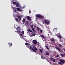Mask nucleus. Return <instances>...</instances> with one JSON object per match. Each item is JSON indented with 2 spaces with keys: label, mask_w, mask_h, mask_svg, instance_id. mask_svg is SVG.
I'll use <instances>...</instances> for the list:
<instances>
[{
  "label": "nucleus",
  "mask_w": 65,
  "mask_h": 65,
  "mask_svg": "<svg viewBox=\"0 0 65 65\" xmlns=\"http://www.w3.org/2000/svg\"><path fill=\"white\" fill-rule=\"evenodd\" d=\"M24 41H26V40H26V39H24Z\"/></svg>",
  "instance_id": "43"
},
{
  "label": "nucleus",
  "mask_w": 65,
  "mask_h": 65,
  "mask_svg": "<svg viewBox=\"0 0 65 65\" xmlns=\"http://www.w3.org/2000/svg\"><path fill=\"white\" fill-rule=\"evenodd\" d=\"M53 59V57H51L50 58V59H51V60H52Z\"/></svg>",
  "instance_id": "39"
},
{
  "label": "nucleus",
  "mask_w": 65,
  "mask_h": 65,
  "mask_svg": "<svg viewBox=\"0 0 65 65\" xmlns=\"http://www.w3.org/2000/svg\"><path fill=\"white\" fill-rule=\"evenodd\" d=\"M18 18L20 20H22V19H21V16H19L18 17Z\"/></svg>",
  "instance_id": "15"
},
{
  "label": "nucleus",
  "mask_w": 65,
  "mask_h": 65,
  "mask_svg": "<svg viewBox=\"0 0 65 65\" xmlns=\"http://www.w3.org/2000/svg\"><path fill=\"white\" fill-rule=\"evenodd\" d=\"M29 47L30 48H32V46H31V45H29Z\"/></svg>",
  "instance_id": "30"
},
{
  "label": "nucleus",
  "mask_w": 65,
  "mask_h": 65,
  "mask_svg": "<svg viewBox=\"0 0 65 65\" xmlns=\"http://www.w3.org/2000/svg\"><path fill=\"white\" fill-rule=\"evenodd\" d=\"M21 33H22V34H24V33H25V32L24 31H22V32H21Z\"/></svg>",
  "instance_id": "23"
},
{
  "label": "nucleus",
  "mask_w": 65,
  "mask_h": 65,
  "mask_svg": "<svg viewBox=\"0 0 65 65\" xmlns=\"http://www.w3.org/2000/svg\"><path fill=\"white\" fill-rule=\"evenodd\" d=\"M44 22L45 24H49V23H50V21L45 20L44 21Z\"/></svg>",
  "instance_id": "4"
},
{
  "label": "nucleus",
  "mask_w": 65,
  "mask_h": 65,
  "mask_svg": "<svg viewBox=\"0 0 65 65\" xmlns=\"http://www.w3.org/2000/svg\"><path fill=\"white\" fill-rule=\"evenodd\" d=\"M17 10L18 11H22V10H21L19 8H17Z\"/></svg>",
  "instance_id": "9"
},
{
  "label": "nucleus",
  "mask_w": 65,
  "mask_h": 65,
  "mask_svg": "<svg viewBox=\"0 0 65 65\" xmlns=\"http://www.w3.org/2000/svg\"><path fill=\"white\" fill-rule=\"evenodd\" d=\"M11 2V3L13 2V1H12V2Z\"/></svg>",
  "instance_id": "48"
},
{
  "label": "nucleus",
  "mask_w": 65,
  "mask_h": 65,
  "mask_svg": "<svg viewBox=\"0 0 65 65\" xmlns=\"http://www.w3.org/2000/svg\"><path fill=\"white\" fill-rule=\"evenodd\" d=\"M17 29H18L19 30H20V27H18Z\"/></svg>",
  "instance_id": "27"
},
{
  "label": "nucleus",
  "mask_w": 65,
  "mask_h": 65,
  "mask_svg": "<svg viewBox=\"0 0 65 65\" xmlns=\"http://www.w3.org/2000/svg\"><path fill=\"white\" fill-rule=\"evenodd\" d=\"M59 62H60L61 64H64L65 63V60L61 59L60 60Z\"/></svg>",
  "instance_id": "3"
},
{
  "label": "nucleus",
  "mask_w": 65,
  "mask_h": 65,
  "mask_svg": "<svg viewBox=\"0 0 65 65\" xmlns=\"http://www.w3.org/2000/svg\"><path fill=\"white\" fill-rule=\"evenodd\" d=\"M17 10H14V12H17Z\"/></svg>",
  "instance_id": "40"
},
{
  "label": "nucleus",
  "mask_w": 65,
  "mask_h": 65,
  "mask_svg": "<svg viewBox=\"0 0 65 65\" xmlns=\"http://www.w3.org/2000/svg\"><path fill=\"white\" fill-rule=\"evenodd\" d=\"M31 28H33V25H31Z\"/></svg>",
  "instance_id": "28"
},
{
  "label": "nucleus",
  "mask_w": 65,
  "mask_h": 65,
  "mask_svg": "<svg viewBox=\"0 0 65 65\" xmlns=\"http://www.w3.org/2000/svg\"><path fill=\"white\" fill-rule=\"evenodd\" d=\"M29 13H31V10H29Z\"/></svg>",
  "instance_id": "41"
},
{
  "label": "nucleus",
  "mask_w": 65,
  "mask_h": 65,
  "mask_svg": "<svg viewBox=\"0 0 65 65\" xmlns=\"http://www.w3.org/2000/svg\"><path fill=\"white\" fill-rule=\"evenodd\" d=\"M27 31L28 32H31V33H33V31H32V30H31L30 29H28L27 30Z\"/></svg>",
  "instance_id": "11"
},
{
  "label": "nucleus",
  "mask_w": 65,
  "mask_h": 65,
  "mask_svg": "<svg viewBox=\"0 0 65 65\" xmlns=\"http://www.w3.org/2000/svg\"><path fill=\"white\" fill-rule=\"evenodd\" d=\"M59 57V55H57L56 56V58H58V57Z\"/></svg>",
  "instance_id": "38"
},
{
  "label": "nucleus",
  "mask_w": 65,
  "mask_h": 65,
  "mask_svg": "<svg viewBox=\"0 0 65 65\" xmlns=\"http://www.w3.org/2000/svg\"><path fill=\"white\" fill-rule=\"evenodd\" d=\"M36 41V40H34L33 41V43L34 44H37V41Z\"/></svg>",
  "instance_id": "5"
},
{
  "label": "nucleus",
  "mask_w": 65,
  "mask_h": 65,
  "mask_svg": "<svg viewBox=\"0 0 65 65\" xmlns=\"http://www.w3.org/2000/svg\"><path fill=\"white\" fill-rule=\"evenodd\" d=\"M13 4L14 5H15L16 4H17V3L15 2H13Z\"/></svg>",
  "instance_id": "18"
},
{
  "label": "nucleus",
  "mask_w": 65,
  "mask_h": 65,
  "mask_svg": "<svg viewBox=\"0 0 65 65\" xmlns=\"http://www.w3.org/2000/svg\"><path fill=\"white\" fill-rule=\"evenodd\" d=\"M58 38H61V37L60 36H58Z\"/></svg>",
  "instance_id": "33"
},
{
  "label": "nucleus",
  "mask_w": 65,
  "mask_h": 65,
  "mask_svg": "<svg viewBox=\"0 0 65 65\" xmlns=\"http://www.w3.org/2000/svg\"><path fill=\"white\" fill-rule=\"evenodd\" d=\"M27 20H28V21H31V17H30L29 16H28L27 17Z\"/></svg>",
  "instance_id": "6"
},
{
  "label": "nucleus",
  "mask_w": 65,
  "mask_h": 65,
  "mask_svg": "<svg viewBox=\"0 0 65 65\" xmlns=\"http://www.w3.org/2000/svg\"><path fill=\"white\" fill-rule=\"evenodd\" d=\"M15 20H16V21H18V19L17 18H16L15 19Z\"/></svg>",
  "instance_id": "34"
},
{
  "label": "nucleus",
  "mask_w": 65,
  "mask_h": 65,
  "mask_svg": "<svg viewBox=\"0 0 65 65\" xmlns=\"http://www.w3.org/2000/svg\"><path fill=\"white\" fill-rule=\"evenodd\" d=\"M59 46L60 47H63V46H62V45L60 44H59Z\"/></svg>",
  "instance_id": "19"
},
{
  "label": "nucleus",
  "mask_w": 65,
  "mask_h": 65,
  "mask_svg": "<svg viewBox=\"0 0 65 65\" xmlns=\"http://www.w3.org/2000/svg\"><path fill=\"white\" fill-rule=\"evenodd\" d=\"M9 45V47H10V46H12V43H8Z\"/></svg>",
  "instance_id": "12"
},
{
  "label": "nucleus",
  "mask_w": 65,
  "mask_h": 65,
  "mask_svg": "<svg viewBox=\"0 0 65 65\" xmlns=\"http://www.w3.org/2000/svg\"><path fill=\"white\" fill-rule=\"evenodd\" d=\"M32 31H34V30H35V28H33L32 29Z\"/></svg>",
  "instance_id": "35"
},
{
  "label": "nucleus",
  "mask_w": 65,
  "mask_h": 65,
  "mask_svg": "<svg viewBox=\"0 0 65 65\" xmlns=\"http://www.w3.org/2000/svg\"><path fill=\"white\" fill-rule=\"evenodd\" d=\"M25 45H30V44L28 43H25Z\"/></svg>",
  "instance_id": "21"
},
{
  "label": "nucleus",
  "mask_w": 65,
  "mask_h": 65,
  "mask_svg": "<svg viewBox=\"0 0 65 65\" xmlns=\"http://www.w3.org/2000/svg\"><path fill=\"white\" fill-rule=\"evenodd\" d=\"M37 18H44V17L43 16L40 15V14H38L37 15H36L35 16Z\"/></svg>",
  "instance_id": "1"
},
{
  "label": "nucleus",
  "mask_w": 65,
  "mask_h": 65,
  "mask_svg": "<svg viewBox=\"0 0 65 65\" xmlns=\"http://www.w3.org/2000/svg\"><path fill=\"white\" fill-rule=\"evenodd\" d=\"M41 37H42L43 38H44V36L42 35H41Z\"/></svg>",
  "instance_id": "29"
},
{
  "label": "nucleus",
  "mask_w": 65,
  "mask_h": 65,
  "mask_svg": "<svg viewBox=\"0 0 65 65\" xmlns=\"http://www.w3.org/2000/svg\"><path fill=\"white\" fill-rule=\"evenodd\" d=\"M36 35L35 34H32L31 36H35Z\"/></svg>",
  "instance_id": "17"
},
{
  "label": "nucleus",
  "mask_w": 65,
  "mask_h": 65,
  "mask_svg": "<svg viewBox=\"0 0 65 65\" xmlns=\"http://www.w3.org/2000/svg\"><path fill=\"white\" fill-rule=\"evenodd\" d=\"M58 64H61V62H58Z\"/></svg>",
  "instance_id": "37"
},
{
  "label": "nucleus",
  "mask_w": 65,
  "mask_h": 65,
  "mask_svg": "<svg viewBox=\"0 0 65 65\" xmlns=\"http://www.w3.org/2000/svg\"><path fill=\"white\" fill-rule=\"evenodd\" d=\"M17 33H18V34H20L19 32H17Z\"/></svg>",
  "instance_id": "46"
},
{
  "label": "nucleus",
  "mask_w": 65,
  "mask_h": 65,
  "mask_svg": "<svg viewBox=\"0 0 65 65\" xmlns=\"http://www.w3.org/2000/svg\"><path fill=\"white\" fill-rule=\"evenodd\" d=\"M39 51L40 53H42V50L41 49H40L39 50Z\"/></svg>",
  "instance_id": "16"
},
{
  "label": "nucleus",
  "mask_w": 65,
  "mask_h": 65,
  "mask_svg": "<svg viewBox=\"0 0 65 65\" xmlns=\"http://www.w3.org/2000/svg\"><path fill=\"white\" fill-rule=\"evenodd\" d=\"M19 35L20 36H23V35H22V34H20Z\"/></svg>",
  "instance_id": "32"
},
{
  "label": "nucleus",
  "mask_w": 65,
  "mask_h": 65,
  "mask_svg": "<svg viewBox=\"0 0 65 65\" xmlns=\"http://www.w3.org/2000/svg\"><path fill=\"white\" fill-rule=\"evenodd\" d=\"M46 55H50V54H49V53H48V52H46Z\"/></svg>",
  "instance_id": "20"
},
{
  "label": "nucleus",
  "mask_w": 65,
  "mask_h": 65,
  "mask_svg": "<svg viewBox=\"0 0 65 65\" xmlns=\"http://www.w3.org/2000/svg\"><path fill=\"white\" fill-rule=\"evenodd\" d=\"M40 33H42V30H40Z\"/></svg>",
  "instance_id": "31"
},
{
  "label": "nucleus",
  "mask_w": 65,
  "mask_h": 65,
  "mask_svg": "<svg viewBox=\"0 0 65 65\" xmlns=\"http://www.w3.org/2000/svg\"><path fill=\"white\" fill-rule=\"evenodd\" d=\"M54 65H56V64H54Z\"/></svg>",
  "instance_id": "49"
},
{
  "label": "nucleus",
  "mask_w": 65,
  "mask_h": 65,
  "mask_svg": "<svg viewBox=\"0 0 65 65\" xmlns=\"http://www.w3.org/2000/svg\"><path fill=\"white\" fill-rule=\"evenodd\" d=\"M53 31L54 32H56L58 31V30L56 28H54L53 29Z\"/></svg>",
  "instance_id": "7"
},
{
  "label": "nucleus",
  "mask_w": 65,
  "mask_h": 65,
  "mask_svg": "<svg viewBox=\"0 0 65 65\" xmlns=\"http://www.w3.org/2000/svg\"><path fill=\"white\" fill-rule=\"evenodd\" d=\"M18 32H19V33H20V31H18Z\"/></svg>",
  "instance_id": "45"
},
{
  "label": "nucleus",
  "mask_w": 65,
  "mask_h": 65,
  "mask_svg": "<svg viewBox=\"0 0 65 65\" xmlns=\"http://www.w3.org/2000/svg\"><path fill=\"white\" fill-rule=\"evenodd\" d=\"M26 21V19L25 18H24L23 19V23H25V22Z\"/></svg>",
  "instance_id": "14"
},
{
  "label": "nucleus",
  "mask_w": 65,
  "mask_h": 65,
  "mask_svg": "<svg viewBox=\"0 0 65 65\" xmlns=\"http://www.w3.org/2000/svg\"><path fill=\"white\" fill-rule=\"evenodd\" d=\"M41 58L42 59H43V57L42 56L41 57Z\"/></svg>",
  "instance_id": "44"
},
{
  "label": "nucleus",
  "mask_w": 65,
  "mask_h": 65,
  "mask_svg": "<svg viewBox=\"0 0 65 65\" xmlns=\"http://www.w3.org/2000/svg\"><path fill=\"white\" fill-rule=\"evenodd\" d=\"M51 41H52V42H53V41H54V39H52L51 40Z\"/></svg>",
  "instance_id": "22"
},
{
  "label": "nucleus",
  "mask_w": 65,
  "mask_h": 65,
  "mask_svg": "<svg viewBox=\"0 0 65 65\" xmlns=\"http://www.w3.org/2000/svg\"><path fill=\"white\" fill-rule=\"evenodd\" d=\"M32 47H33V48H34V47H35V46L33 45H32Z\"/></svg>",
  "instance_id": "36"
},
{
  "label": "nucleus",
  "mask_w": 65,
  "mask_h": 65,
  "mask_svg": "<svg viewBox=\"0 0 65 65\" xmlns=\"http://www.w3.org/2000/svg\"><path fill=\"white\" fill-rule=\"evenodd\" d=\"M64 52H65V48L64 49Z\"/></svg>",
  "instance_id": "47"
},
{
  "label": "nucleus",
  "mask_w": 65,
  "mask_h": 65,
  "mask_svg": "<svg viewBox=\"0 0 65 65\" xmlns=\"http://www.w3.org/2000/svg\"><path fill=\"white\" fill-rule=\"evenodd\" d=\"M61 57H64L65 56V54H61Z\"/></svg>",
  "instance_id": "13"
},
{
  "label": "nucleus",
  "mask_w": 65,
  "mask_h": 65,
  "mask_svg": "<svg viewBox=\"0 0 65 65\" xmlns=\"http://www.w3.org/2000/svg\"><path fill=\"white\" fill-rule=\"evenodd\" d=\"M46 48H47V49H48V50L49 49V48H48V46H46Z\"/></svg>",
  "instance_id": "25"
},
{
  "label": "nucleus",
  "mask_w": 65,
  "mask_h": 65,
  "mask_svg": "<svg viewBox=\"0 0 65 65\" xmlns=\"http://www.w3.org/2000/svg\"><path fill=\"white\" fill-rule=\"evenodd\" d=\"M55 48L56 50H58L59 52H61V49L60 48L57 47H55Z\"/></svg>",
  "instance_id": "8"
},
{
  "label": "nucleus",
  "mask_w": 65,
  "mask_h": 65,
  "mask_svg": "<svg viewBox=\"0 0 65 65\" xmlns=\"http://www.w3.org/2000/svg\"><path fill=\"white\" fill-rule=\"evenodd\" d=\"M53 62H55V59H53Z\"/></svg>",
  "instance_id": "24"
},
{
  "label": "nucleus",
  "mask_w": 65,
  "mask_h": 65,
  "mask_svg": "<svg viewBox=\"0 0 65 65\" xmlns=\"http://www.w3.org/2000/svg\"><path fill=\"white\" fill-rule=\"evenodd\" d=\"M37 29H38V31H39V29H40V28H39V27L37 28Z\"/></svg>",
  "instance_id": "26"
},
{
  "label": "nucleus",
  "mask_w": 65,
  "mask_h": 65,
  "mask_svg": "<svg viewBox=\"0 0 65 65\" xmlns=\"http://www.w3.org/2000/svg\"><path fill=\"white\" fill-rule=\"evenodd\" d=\"M16 5L17 7H20V4L19 3H17Z\"/></svg>",
  "instance_id": "10"
},
{
  "label": "nucleus",
  "mask_w": 65,
  "mask_h": 65,
  "mask_svg": "<svg viewBox=\"0 0 65 65\" xmlns=\"http://www.w3.org/2000/svg\"><path fill=\"white\" fill-rule=\"evenodd\" d=\"M31 50L33 51L35 53H36V51H37V48L36 47H34V48H32Z\"/></svg>",
  "instance_id": "2"
},
{
  "label": "nucleus",
  "mask_w": 65,
  "mask_h": 65,
  "mask_svg": "<svg viewBox=\"0 0 65 65\" xmlns=\"http://www.w3.org/2000/svg\"><path fill=\"white\" fill-rule=\"evenodd\" d=\"M26 24H28V22L27 21L26 22Z\"/></svg>",
  "instance_id": "42"
}]
</instances>
